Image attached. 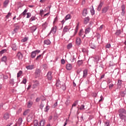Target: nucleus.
<instances>
[{
	"instance_id": "28",
	"label": "nucleus",
	"mask_w": 126,
	"mask_h": 126,
	"mask_svg": "<svg viewBox=\"0 0 126 126\" xmlns=\"http://www.w3.org/2000/svg\"><path fill=\"white\" fill-rule=\"evenodd\" d=\"M83 34H84V32H83V30H81L79 33V36H80V37H82Z\"/></svg>"
},
{
	"instance_id": "7",
	"label": "nucleus",
	"mask_w": 126,
	"mask_h": 126,
	"mask_svg": "<svg viewBox=\"0 0 126 126\" xmlns=\"http://www.w3.org/2000/svg\"><path fill=\"white\" fill-rule=\"evenodd\" d=\"M47 78L49 80H52V72H48L47 75Z\"/></svg>"
},
{
	"instance_id": "51",
	"label": "nucleus",
	"mask_w": 126,
	"mask_h": 126,
	"mask_svg": "<svg viewBox=\"0 0 126 126\" xmlns=\"http://www.w3.org/2000/svg\"><path fill=\"white\" fill-rule=\"evenodd\" d=\"M11 16V13H8V14L6 16V18H9V17Z\"/></svg>"
},
{
	"instance_id": "12",
	"label": "nucleus",
	"mask_w": 126,
	"mask_h": 126,
	"mask_svg": "<svg viewBox=\"0 0 126 126\" xmlns=\"http://www.w3.org/2000/svg\"><path fill=\"white\" fill-rule=\"evenodd\" d=\"M66 68L67 70H70L72 68V65L70 64H67L66 65Z\"/></svg>"
},
{
	"instance_id": "27",
	"label": "nucleus",
	"mask_w": 126,
	"mask_h": 126,
	"mask_svg": "<svg viewBox=\"0 0 126 126\" xmlns=\"http://www.w3.org/2000/svg\"><path fill=\"white\" fill-rule=\"evenodd\" d=\"M71 18V16H70V14H67L65 17V20H68V19H70Z\"/></svg>"
},
{
	"instance_id": "38",
	"label": "nucleus",
	"mask_w": 126,
	"mask_h": 126,
	"mask_svg": "<svg viewBox=\"0 0 126 126\" xmlns=\"http://www.w3.org/2000/svg\"><path fill=\"white\" fill-rule=\"evenodd\" d=\"M120 95L122 97H125V96H126V93H125V92H121Z\"/></svg>"
},
{
	"instance_id": "6",
	"label": "nucleus",
	"mask_w": 126,
	"mask_h": 126,
	"mask_svg": "<svg viewBox=\"0 0 126 126\" xmlns=\"http://www.w3.org/2000/svg\"><path fill=\"white\" fill-rule=\"evenodd\" d=\"M60 88H61L62 90H65L66 89V87H65L64 83L62 82L61 84H60Z\"/></svg>"
},
{
	"instance_id": "56",
	"label": "nucleus",
	"mask_w": 126,
	"mask_h": 126,
	"mask_svg": "<svg viewBox=\"0 0 126 126\" xmlns=\"http://www.w3.org/2000/svg\"><path fill=\"white\" fill-rule=\"evenodd\" d=\"M82 52L83 53H86V52H87V49H86V48H83Z\"/></svg>"
},
{
	"instance_id": "57",
	"label": "nucleus",
	"mask_w": 126,
	"mask_h": 126,
	"mask_svg": "<svg viewBox=\"0 0 126 126\" xmlns=\"http://www.w3.org/2000/svg\"><path fill=\"white\" fill-rule=\"evenodd\" d=\"M57 106H58V102H56L55 103H54V104L53 106V107L56 108V107H57Z\"/></svg>"
},
{
	"instance_id": "42",
	"label": "nucleus",
	"mask_w": 126,
	"mask_h": 126,
	"mask_svg": "<svg viewBox=\"0 0 126 126\" xmlns=\"http://www.w3.org/2000/svg\"><path fill=\"white\" fill-rule=\"evenodd\" d=\"M91 13H92V15H94V14H95V11H94V9H92L91 10Z\"/></svg>"
},
{
	"instance_id": "30",
	"label": "nucleus",
	"mask_w": 126,
	"mask_h": 126,
	"mask_svg": "<svg viewBox=\"0 0 126 126\" xmlns=\"http://www.w3.org/2000/svg\"><path fill=\"white\" fill-rule=\"evenodd\" d=\"M91 30L90 28H88L86 29L85 30V34H88V33H89V32H90Z\"/></svg>"
},
{
	"instance_id": "29",
	"label": "nucleus",
	"mask_w": 126,
	"mask_h": 126,
	"mask_svg": "<svg viewBox=\"0 0 126 126\" xmlns=\"http://www.w3.org/2000/svg\"><path fill=\"white\" fill-rule=\"evenodd\" d=\"M29 112H30V110L28 109L27 110H26L24 112V116H26L27 115H28V114L29 113Z\"/></svg>"
},
{
	"instance_id": "44",
	"label": "nucleus",
	"mask_w": 126,
	"mask_h": 126,
	"mask_svg": "<svg viewBox=\"0 0 126 126\" xmlns=\"http://www.w3.org/2000/svg\"><path fill=\"white\" fill-rule=\"evenodd\" d=\"M27 82L26 78H23V80L22 81L23 83H24V84H26V82Z\"/></svg>"
},
{
	"instance_id": "33",
	"label": "nucleus",
	"mask_w": 126,
	"mask_h": 126,
	"mask_svg": "<svg viewBox=\"0 0 126 126\" xmlns=\"http://www.w3.org/2000/svg\"><path fill=\"white\" fill-rule=\"evenodd\" d=\"M71 48H72V44L69 43L67 46V49H68V50H69V49H71Z\"/></svg>"
},
{
	"instance_id": "35",
	"label": "nucleus",
	"mask_w": 126,
	"mask_h": 126,
	"mask_svg": "<svg viewBox=\"0 0 126 126\" xmlns=\"http://www.w3.org/2000/svg\"><path fill=\"white\" fill-rule=\"evenodd\" d=\"M22 74V71L21 70L19 71V72L17 73V77H20Z\"/></svg>"
},
{
	"instance_id": "18",
	"label": "nucleus",
	"mask_w": 126,
	"mask_h": 126,
	"mask_svg": "<svg viewBox=\"0 0 126 126\" xmlns=\"http://www.w3.org/2000/svg\"><path fill=\"white\" fill-rule=\"evenodd\" d=\"M87 74H88L87 70H84L83 76V78H86V76H87Z\"/></svg>"
},
{
	"instance_id": "58",
	"label": "nucleus",
	"mask_w": 126,
	"mask_h": 126,
	"mask_svg": "<svg viewBox=\"0 0 126 126\" xmlns=\"http://www.w3.org/2000/svg\"><path fill=\"white\" fill-rule=\"evenodd\" d=\"M103 99H104V97H103V95L100 96V99L99 100V102H101V101H103Z\"/></svg>"
},
{
	"instance_id": "39",
	"label": "nucleus",
	"mask_w": 126,
	"mask_h": 126,
	"mask_svg": "<svg viewBox=\"0 0 126 126\" xmlns=\"http://www.w3.org/2000/svg\"><path fill=\"white\" fill-rule=\"evenodd\" d=\"M36 29H37V28H36V27H32L31 28V30L33 32H34V31H36Z\"/></svg>"
},
{
	"instance_id": "15",
	"label": "nucleus",
	"mask_w": 126,
	"mask_h": 126,
	"mask_svg": "<svg viewBox=\"0 0 126 126\" xmlns=\"http://www.w3.org/2000/svg\"><path fill=\"white\" fill-rule=\"evenodd\" d=\"M39 85V82L38 81H34L33 85V88H36Z\"/></svg>"
},
{
	"instance_id": "26",
	"label": "nucleus",
	"mask_w": 126,
	"mask_h": 126,
	"mask_svg": "<svg viewBox=\"0 0 126 126\" xmlns=\"http://www.w3.org/2000/svg\"><path fill=\"white\" fill-rule=\"evenodd\" d=\"M44 43L45 45H50L51 44V41L50 40H44Z\"/></svg>"
},
{
	"instance_id": "55",
	"label": "nucleus",
	"mask_w": 126,
	"mask_h": 126,
	"mask_svg": "<svg viewBox=\"0 0 126 126\" xmlns=\"http://www.w3.org/2000/svg\"><path fill=\"white\" fill-rule=\"evenodd\" d=\"M35 20V17H32L30 19V21H33Z\"/></svg>"
},
{
	"instance_id": "50",
	"label": "nucleus",
	"mask_w": 126,
	"mask_h": 126,
	"mask_svg": "<svg viewBox=\"0 0 126 126\" xmlns=\"http://www.w3.org/2000/svg\"><path fill=\"white\" fill-rule=\"evenodd\" d=\"M76 105H77V102L75 101V103L74 104H73V105H72L71 110H72V108H73V107H75V106H76Z\"/></svg>"
},
{
	"instance_id": "45",
	"label": "nucleus",
	"mask_w": 126,
	"mask_h": 126,
	"mask_svg": "<svg viewBox=\"0 0 126 126\" xmlns=\"http://www.w3.org/2000/svg\"><path fill=\"white\" fill-rule=\"evenodd\" d=\"M27 12V10L25 9L24 11V12L22 13V15H23L24 16L25 15H26Z\"/></svg>"
},
{
	"instance_id": "41",
	"label": "nucleus",
	"mask_w": 126,
	"mask_h": 126,
	"mask_svg": "<svg viewBox=\"0 0 126 126\" xmlns=\"http://www.w3.org/2000/svg\"><path fill=\"white\" fill-rule=\"evenodd\" d=\"M27 18H30L31 17V13H27Z\"/></svg>"
},
{
	"instance_id": "63",
	"label": "nucleus",
	"mask_w": 126,
	"mask_h": 126,
	"mask_svg": "<svg viewBox=\"0 0 126 126\" xmlns=\"http://www.w3.org/2000/svg\"><path fill=\"white\" fill-rule=\"evenodd\" d=\"M78 64H81V63H82V61H78Z\"/></svg>"
},
{
	"instance_id": "36",
	"label": "nucleus",
	"mask_w": 126,
	"mask_h": 126,
	"mask_svg": "<svg viewBox=\"0 0 126 126\" xmlns=\"http://www.w3.org/2000/svg\"><path fill=\"white\" fill-rule=\"evenodd\" d=\"M19 28H20V26H16V27L15 28L14 31L15 32H16L17 31V30H18V29H19Z\"/></svg>"
},
{
	"instance_id": "22",
	"label": "nucleus",
	"mask_w": 126,
	"mask_h": 126,
	"mask_svg": "<svg viewBox=\"0 0 126 126\" xmlns=\"http://www.w3.org/2000/svg\"><path fill=\"white\" fill-rule=\"evenodd\" d=\"M108 9H109V8L108 7H104L102 10V13H106V12H107V11H108Z\"/></svg>"
},
{
	"instance_id": "59",
	"label": "nucleus",
	"mask_w": 126,
	"mask_h": 126,
	"mask_svg": "<svg viewBox=\"0 0 126 126\" xmlns=\"http://www.w3.org/2000/svg\"><path fill=\"white\" fill-rule=\"evenodd\" d=\"M41 57H42V55H40L38 56L37 57V58H36V60L37 61V60H39V59H40V58H41Z\"/></svg>"
},
{
	"instance_id": "54",
	"label": "nucleus",
	"mask_w": 126,
	"mask_h": 126,
	"mask_svg": "<svg viewBox=\"0 0 126 126\" xmlns=\"http://www.w3.org/2000/svg\"><path fill=\"white\" fill-rule=\"evenodd\" d=\"M48 110H49V106H46L45 108L44 111L45 112H48Z\"/></svg>"
},
{
	"instance_id": "24",
	"label": "nucleus",
	"mask_w": 126,
	"mask_h": 126,
	"mask_svg": "<svg viewBox=\"0 0 126 126\" xmlns=\"http://www.w3.org/2000/svg\"><path fill=\"white\" fill-rule=\"evenodd\" d=\"M87 14H88L87 9H84V10L83 11V16H86V15H87Z\"/></svg>"
},
{
	"instance_id": "60",
	"label": "nucleus",
	"mask_w": 126,
	"mask_h": 126,
	"mask_svg": "<svg viewBox=\"0 0 126 126\" xmlns=\"http://www.w3.org/2000/svg\"><path fill=\"white\" fill-rule=\"evenodd\" d=\"M57 21H58V17H56L54 20L53 23H55V22H57Z\"/></svg>"
},
{
	"instance_id": "20",
	"label": "nucleus",
	"mask_w": 126,
	"mask_h": 126,
	"mask_svg": "<svg viewBox=\"0 0 126 126\" xmlns=\"http://www.w3.org/2000/svg\"><path fill=\"white\" fill-rule=\"evenodd\" d=\"M76 43L78 45H80V44L81 43V40L80 39V38L79 37L77 38L76 40Z\"/></svg>"
},
{
	"instance_id": "37",
	"label": "nucleus",
	"mask_w": 126,
	"mask_h": 126,
	"mask_svg": "<svg viewBox=\"0 0 126 126\" xmlns=\"http://www.w3.org/2000/svg\"><path fill=\"white\" fill-rule=\"evenodd\" d=\"M27 40H28V38L25 37L22 39L21 42H22L23 43H24V42H26Z\"/></svg>"
},
{
	"instance_id": "5",
	"label": "nucleus",
	"mask_w": 126,
	"mask_h": 126,
	"mask_svg": "<svg viewBox=\"0 0 126 126\" xmlns=\"http://www.w3.org/2000/svg\"><path fill=\"white\" fill-rule=\"evenodd\" d=\"M46 101L44 100H42L41 102V103L39 105V108L41 109V110H43V108H44L45 104H46Z\"/></svg>"
},
{
	"instance_id": "40",
	"label": "nucleus",
	"mask_w": 126,
	"mask_h": 126,
	"mask_svg": "<svg viewBox=\"0 0 126 126\" xmlns=\"http://www.w3.org/2000/svg\"><path fill=\"white\" fill-rule=\"evenodd\" d=\"M5 52H6V50L4 49V50H2L1 51H0V54L1 55H2V54H4V53H5Z\"/></svg>"
},
{
	"instance_id": "13",
	"label": "nucleus",
	"mask_w": 126,
	"mask_h": 126,
	"mask_svg": "<svg viewBox=\"0 0 126 126\" xmlns=\"http://www.w3.org/2000/svg\"><path fill=\"white\" fill-rule=\"evenodd\" d=\"M89 20H90V18H89V17L85 18L84 20V24H87V23L89 22Z\"/></svg>"
},
{
	"instance_id": "17",
	"label": "nucleus",
	"mask_w": 126,
	"mask_h": 126,
	"mask_svg": "<svg viewBox=\"0 0 126 126\" xmlns=\"http://www.w3.org/2000/svg\"><path fill=\"white\" fill-rule=\"evenodd\" d=\"M26 68L29 70L33 69L34 68V65H29L26 66Z\"/></svg>"
},
{
	"instance_id": "2",
	"label": "nucleus",
	"mask_w": 126,
	"mask_h": 126,
	"mask_svg": "<svg viewBox=\"0 0 126 126\" xmlns=\"http://www.w3.org/2000/svg\"><path fill=\"white\" fill-rule=\"evenodd\" d=\"M45 124H46V121L44 120H42L39 123L37 121H35L34 122V126H45Z\"/></svg>"
},
{
	"instance_id": "21",
	"label": "nucleus",
	"mask_w": 126,
	"mask_h": 126,
	"mask_svg": "<svg viewBox=\"0 0 126 126\" xmlns=\"http://www.w3.org/2000/svg\"><path fill=\"white\" fill-rule=\"evenodd\" d=\"M121 8H122V15H124V14H125V9L126 8L125 7V5H123L121 7Z\"/></svg>"
},
{
	"instance_id": "61",
	"label": "nucleus",
	"mask_w": 126,
	"mask_h": 126,
	"mask_svg": "<svg viewBox=\"0 0 126 126\" xmlns=\"http://www.w3.org/2000/svg\"><path fill=\"white\" fill-rule=\"evenodd\" d=\"M103 28H104V25H101L99 28V30H102V29H103Z\"/></svg>"
},
{
	"instance_id": "1",
	"label": "nucleus",
	"mask_w": 126,
	"mask_h": 126,
	"mask_svg": "<svg viewBox=\"0 0 126 126\" xmlns=\"http://www.w3.org/2000/svg\"><path fill=\"white\" fill-rule=\"evenodd\" d=\"M119 118L122 121L126 122V110L124 109L119 110Z\"/></svg>"
},
{
	"instance_id": "48",
	"label": "nucleus",
	"mask_w": 126,
	"mask_h": 126,
	"mask_svg": "<svg viewBox=\"0 0 126 126\" xmlns=\"http://www.w3.org/2000/svg\"><path fill=\"white\" fill-rule=\"evenodd\" d=\"M69 103H70L69 100H67L65 101V105H66V106H68V105H69Z\"/></svg>"
},
{
	"instance_id": "19",
	"label": "nucleus",
	"mask_w": 126,
	"mask_h": 126,
	"mask_svg": "<svg viewBox=\"0 0 126 126\" xmlns=\"http://www.w3.org/2000/svg\"><path fill=\"white\" fill-rule=\"evenodd\" d=\"M3 118L4 120H8V119H9V114H8V113L5 114Z\"/></svg>"
},
{
	"instance_id": "46",
	"label": "nucleus",
	"mask_w": 126,
	"mask_h": 126,
	"mask_svg": "<svg viewBox=\"0 0 126 126\" xmlns=\"http://www.w3.org/2000/svg\"><path fill=\"white\" fill-rule=\"evenodd\" d=\"M43 14H44V10H40V15H41V16H43Z\"/></svg>"
},
{
	"instance_id": "34",
	"label": "nucleus",
	"mask_w": 126,
	"mask_h": 126,
	"mask_svg": "<svg viewBox=\"0 0 126 126\" xmlns=\"http://www.w3.org/2000/svg\"><path fill=\"white\" fill-rule=\"evenodd\" d=\"M6 60H7L6 57L3 56L1 58V62H4V63H5V62H6Z\"/></svg>"
},
{
	"instance_id": "16",
	"label": "nucleus",
	"mask_w": 126,
	"mask_h": 126,
	"mask_svg": "<svg viewBox=\"0 0 126 126\" xmlns=\"http://www.w3.org/2000/svg\"><path fill=\"white\" fill-rule=\"evenodd\" d=\"M8 3H9V0H5L3 2V7H6V6H7Z\"/></svg>"
},
{
	"instance_id": "31",
	"label": "nucleus",
	"mask_w": 126,
	"mask_h": 126,
	"mask_svg": "<svg viewBox=\"0 0 126 126\" xmlns=\"http://www.w3.org/2000/svg\"><path fill=\"white\" fill-rule=\"evenodd\" d=\"M78 27H79L78 25H77L76 27L74 36H75V34H76V33H77V32L78 31Z\"/></svg>"
},
{
	"instance_id": "11",
	"label": "nucleus",
	"mask_w": 126,
	"mask_h": 126,
	"mask_svg": "<svg viewBox=\"0 0 126 126\" xmlns=\"http://www.w3.org/2000/svg\"><path fill=\"white\" fill-rule=\"evenodd\" d=\"M33 119V114H30L27 117L28 122H31Z\"/></svg>"
},
{
	"instance_id": "3",
	"label": "nucleus",
	"mask_w": 126,
	"mask_h": 126,
	"mask_svg": "<svg viewBox=\"0 0 126 126\" xmlns=\"http://www.w3.org/2000/svg\"><path fill=\"white\" fill-rule=\"evenodd\" d=\"M39 53H40V50H36L32 52L31 54V58L34 59V58L36 57V55H37V53L39 54Z\"/></svg>"
},
{
	"instance_id": "52",
	"label": "nucleus",
	"mask_w": 126,
	"mask_h": 126,
	"mask_svg": "<svg viewBox=\"0 0 126 126\" xmlns=\"http://www.w3.org/2000/svg\"><path fill=\"white\" fill-rule=\"evenodd\" d=\"M80 110H85L84 109V105H82L81 106V107L79 108Z\"/></svg>"
},
{
	"instance_id": "49",
	"label": "nucleus",
	"mask_w": 126,
	"mask_h": 126,
	"mask_svg": "<svg viewBox=\"0 0 126 126\" xmlns=\"http://www.w3.org/2000/svg\"><path fill=\"white\" fill-rule=\"evenodd\" d=\"M121 85H122V81H121V80H119L118 82V85H119V86H121Z\"/></svg>"
},
{
	"instance_id": "43",
	"label": "nucleus",
	"mask_w": 126,
	"mask_h": 126,
	"mask_svg": "<svg viewBox=\"0 0 126 126\" xmlns=\"http://www.w3.org/2000/svg\"><path fill=\"white\" fill-rule=\"evenodd\" d=\"M48 25V24H47V22H45L44 23H43L42 24V26L43 27H44V28H46V27H47V26Z\"/></svg>"
},
{
	"instance_id": "64",
	"label": "nucleus",
	"mask_w": 126,
	"mask_h": 126,
	"mask_svg": "<svg viewBox=\"0 0 126 126\" xmlns=\"http://www.w3.org/2000/svg\"><path fill=\"white\" fill-rule=\"evenodd\" d=\"M105 126H109V123L108 122L105 123Z\"/></svg>"
},
{
	"instance_id": "25",
	"label": "nucleus",
	"mask_w": 126,
	"mask_h": 126,
	"mask_svg": "<svg viewBox=\"0 0 126 126\" xmlns=\"http://www.w3.org/2000/svg\"><path fill=\"white\" fill-rule=\"evenodd\" d=\"M32 105H33V102L29 101L28 103V107L30 108L31 107H32Z\"/></svg>"
},
{
	"instance_id": "10",
	"label": "nucleus",
	"mask_w": 126,
	"mask_h": 126,
	"mask_svg": "<svg viewBox=\"0 0 126 126\" xmlns=\"http://www.w3.org/2000/svg\"><path fill=\"white\" fill-rule=\"evenodd\" d=\"M68 30H69V29H68V27L67 26H65L63 29V33L65 34L66 32H68Z\"/></svg>"
},
{
	"instance_id": "14",
	"label": "nucleus",
	"mask_w": 126,
	"mask_h": 126,
	"mask_svg": "<svg viewBox=\"0 0 126 126\" xmlns=\"http://www.w3.org/2000/svg\"><path fill=\"white\" fill-rule=\"evenodd\" d=\"M102 6H103V2L100 1L97 7V10L98 11H100V10H101V8H102Z\"/></svg>"
},
{
	"instance_id": "32",
	"label": "nucleus",
	"mask_w": 126,
	"mask_h": 126,
	"mask_svg": "<svg viewBox=\"0 0 126 126\" xmlns=\"http://www.w3.org/2000/svg\"><path fill=\"white\" fill-rule=\"evenodd\" d=\"M121 33H122V32L121 31V30H117L116 31V32L115 33L116 35H120Z\"/></svg>"
},
{
	"instance_id": "8",
	"label": "nucleus",
	"mask_w": 126,
	"mask_h": 126,
	"mask_svg": "<svg viewBox=\"0 0 126 126\" xmlns=\"http://www.w3.org/2000/svg\"><path fill=\"white\" fill-rule=\"evenodd\" d=\"M17 57L19 60H21L23 58V55L20 52H18L17 54Z\"/></svg>"
},
{
	"instance_id": "53",
	"label": "nucleus",
	"mask_w": 126,
	"mask_h": 126,
	"mask_svg": "<svg viewBox=\"0 0 126 126\" xmlns=\"http://www.w3.org/2000/svg\"><path fill=\"white\" fill-rule=\"evenodd\" d=\"M61 63L62 64H64V63H65V61H64V59H62L61 60Z\"/></svg>"
},
{
	"instance_id": "62",
	"label": "nucleus",
	"mask_w": 126,
	"mask_h": 126,
	"mask_svg": "<svg viewBox=\"0 0 126 126\" xmlns=\"http://www.w3.org/2000/svg\"><path fill=\"white\" fill-rule=\"evenodd\" d=\"M40 100H41V99L40 98H39V97H37L35 101H36V102H39L40 101Z\"/></svg>"
},
{
	"instance_id": "9",
	"label": "nucleus",
	"mask_w": 126,
	"mask_h": 126,
	"mask_svg": "<svg viewBox=\"0 0 126 126\" xmlns=\"http://www.w3.org/2000/svg\"><path fill=\"white\" fill-rule=\"evenodd\" d=\"M57 32V26H54L52 28L51 31V32L53 33V34H55Z\"/></svg>"
},
{
	"instance_id": "47",
	"label": "nucleus",
	"mask_w": 126,
	"mask_h": 126,
	"mask_svg": "<svg viewBox=\"0 0 126 126\" xmlns=\"http://www.w3.org/2000/svg\"><path fill=\"white\" fill-rule=\"evenodd\" d=\"M106 48L107 49H110V48H111V44H107L106 45Z\"/></svg>"
},
{
	"instance_id": "23",
	"label": "nucleus",
	"mask_w": 126,
	"mask_h": 126,
	"mask_svg": "<svg viewBox=\"0 0 126 126\" xmlns=\"http://www.w3.org/2000/svg\"><path fill=\"white\" fill-rule=\"evenodd\" d=\"M11 47L13 51H16V50H17V47H16V45L15 44H12L11 45Z\"/></svg>"
},
{
	"instance_id": "4",
	"label": "nucleus",
	"mask_w": 126,
	"mask_h": 126,
	"mask_svg": "<svg viewBox=\"0 0 126 126\" xmlns=\"http://www.w3.org/2000/svg\"><path fill=\"white\" fill-rule=\"evenodd\" d=\"M40 73H41V70H40L39 69H36L35 70V76L36 77H39V76H40Z\"/></svg>"
}]
</instances>
